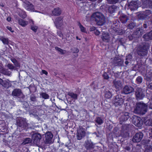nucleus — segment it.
Wrapping results in <instances>:
<instances>
[{"instance_id":"nucleus-1","label":"nucleus","mask_w":152,"mask_h":152,"mask_svg":"<svg viewBox=\"0 0 152 152\" xmlns=\"http://www.w3.org/2000/svg\"><path fill=\"white\" fill-rule=\"evenodd\" d=\"M147 105L142 102H137L134 107L133 112L137 114H145L147 112Z\"/></svg>"},{"instance_id":"nucleus-2","label":"nucleus","mask_w":152,"mask_h":152,"mask_svg":"<svg viewBox=\"0 0 152 152\" xmlns=\"http://www.w3.org/2000/svg\"><path fill=\"white\" fill-rule=\"evenodd\" d=\"M149 47L146 45H140L137 48V53L140 56H143L147 55Z\"/></svg>"},{"instance_id":"nucleus-3","label":"nucleus","mask_w":152,"mask_h":152,"mask_svg":"<svg viewBox=\"0 0 152 152\" xmlns=\"http://www.w3.org/2000/svg\"><path fill=\"white\" fill-rule=\"evenodd\" d=\"M96 22L99 26L103 25L105 23V18L100 12H96Z\"/></svg>"},{"instance_id":"nucleus-4","label":"nucleus","mask_w":152,"mask_h":152,"mask_svg":"<svg viewBox=\"0 0 152 152\" xmlns=\"http://www.w3.org/2000/svg\"><path fill=\"white\" fill-rule=\"evenodd\" d=\"M140 4V1L137 0L136 1H132L130 3H128L127 6L129 7V8L130 10L132 11L137 9Z\"/></svg>"},{"instance_id":"nucleus-5","label":"nucleus","mask_w":152,"mask_h":152,"mask_svg":"<svg viewBox=\"0 0 152 152\" xmlns=\"http://www.w3.org/2000/svg\"><path fill=\"white\" fill-rule=\"evenodd\" d=\"M135 95L137 100L142 99L145 96V94L142 89L140 88H136L135 91Z\"/></svg>"},{"instance_id":"nucleus-6","label":"nucleus","mask_w":152,"mask_h":152,"mask_svg":"<svg viewBox=\"0 0 152 152\" xmlns=\"http://www.w3.org/2000/svg\"><path fill=\"white\" fill-rule=\"evenodd\" d=\"M53 135L50 132H48L45 134V139L44 141L45 144H50L53 143Z\"/></svg>"},{"instance_id":"nucleus-7","label":"nucleus","mask_w":152,"mask_h":152,"mask_svg":"<svg viewBox=\"0 0 152 152\" xmlns=\"http://www.w3.org/2000/svg\"><path fill=\"white\" fill-rule=\"evenodd\" d=\"M133 123L136 126H141L142 124V121L141 118L137 116H133L132 118Z\"/></svg>"},{"instance_id":"nucleus-8","label":"nucleus","mask_w":152,"mask_h":152,"mask_svg":"<svg viewBox=\"0 0 152 152\" xmlns=\"http://www.w3.org/2000/svg\"><path fill=\"white\" fill-rule=\"evenodd\" d=\"M143 136V134L141 132L136 133L132 139V141L134 142H140Z\"/></svg>"},{"instance_id":"nucleus-9","label":"nucleus","mask_w":152,"mask_h":152,"mask_svg":"<svg viewBox=\"0 0 152 152\" xmlns=\"http://www.w3.org/2000/svg\"><path fill=\"white\" fill-rule=\"evenodd\" d=\"M17 123L19 127L23 128L27 127L28 126V124L26 121V119L20 117L18 118Z\"/></svg>"},{"instance_id":"nucleus-10","label":"nucleus","mask_w":152,"mask_h":152,"mask_svg":"<svg viewBox=\"0 0 152 152\" xmlns=\"http://www.w3.org/2000/svg\"><path fill=\"white\" fill-rule=\"evenodd\" d=\"M85 129L83 128L82 127H80L77 130V140H81L83 137L85 136Z\"/></svg>"},{"instance_id":"nucleus-11","label":"nucleus","mask_w":152,"mask_h":152,"mask_svg":"<svg viewBox=\"0 0 152 152\" xmlns=\"http://www.w3.org/2000/svg\"><path fill=\"white\" fill-rule=\"evenodd\" d=\"M31 138L34 143L37 145L39 144L41 136L39 134L35 133L32 135Z\"/></svg>"},{"instance_id":"nucleus-12","label":"nucleus","mask_w":152,"mask_h":152,"mask_svg":"<svg viewBox=\"0 0 152 152\" xmlns=\"http://www.w3.org/2000/svg\"><path fill=\"white\" fill-rule=\"evenodd\" d=\"M134 88L131 86H126L123 88L122 92L125 94H129L134 92Z\"/></svg>"},{"instance_id":"nucleus-13","label":"nucleus","mask_w":152,"mask_h":152,"mask_svg":"<svg viewBox=\"0 0 152 152\" xmlns=\"http://www.w3.org/2000/svg\"><path fill=\"white\" fill-rule=\"evenodd\" d=\"M129 118V113L127 112L123 113L121 114L119 118L121 124L122 122L126 121Z\"/></svg>"},{"instance_id":"nucleus-14","label":"nucleus","mask_w":152,"mask_h":152,"mask_svg":"<svg viewBox=\"0 0 152 152\" xmlns=\"http://www.w3.org/2000/svg\"><path fill=\"white\" fill-rule=\"evenodd\" d=\"M113 86L116 89H119L122 86V84L121 80L115 79L113 82Z\"/></svg>"},{"instance_id":"nucleus-15","label":"nucleus","mask_w":152,"mask_h":152,"mask_svg":"<svg viewBox=\"0 0 152 152\" xmlns=\"http://www.w3.org/2000/svg\"><path fill=\"white\" fill-rule=\"evenodd\" d=\"M134 32L137 39L140 37L144 34V31L141 28H138L135 30Z\"/></svg>"},{"instance_id":"nucleus-16","label":"nucleus","mask_w":152,"mask_h":152,"mask_svg":"<svg viewBox=\"0 0 152 152\" xmlns=\"http://www.w3.org/2000/svg\"><path fill=\"white\" fill-rule=\"evenodd\" d=\"M24 2V6L27 10L34 11V7L32 4L27 1H25Z\"/></svg>"},{"instance_id":"nucleus-17","label":"nucleus","mask_w":152,"mask_h":152,"mask_svg":"<svg viewBox=\"0 0 152 152\" xmlns=\"http://www.w3.org/2000/svg\"><path fill=\"white\" fill-rule=\"evenodd\" d=\"M114 102L116 106H121L123 103V99L121 98H119L118 96H116L114 99Z\"/></svg>"},{"instance_id":"nucleus-18","label":"nucleus","mask_w":152,"mask_h":152,"mask_svg":"<svg viewBox=\"0 0 152 152\" xmlns=\"http://www.w3.org/2000/svg\"><path fill=\"white\" fill-rule=\"evenodd\" d=\"M62 18L59 17L57 18L54 22L57 28L61 27L63 24Z\"/></svg>"},{"instance_id":"nucleus-19","label":"nucleus","mask_w":152,"mask_h":152,"mask_svg":"<svg viewBox=\"0 0 152 152\" xmlns=\"http://www.w3.org/2000/svg\"><path fill=\"white\" fill-rule=\"evenodd\" d=\"M22 94V92L20 89L16 88L14 89L12 92V95L14 97H18Z\"/></svg>"},{"instance_id":"nucleus-20","label":"nucleus","mask_w":152,"mask_h":152,"mask_svg":"<svg viewBox=\"0 0 152 152\" xmlns=\"http://www.w3.org/2000/svg\"><path fill=\"white\" fill-rule=\"evenodd\" d=\"M102 40L104 42H108L110 40V37L107 33H103L102 37Z\"/></svg>"},{"instance_id":"nucleus-21","label":"nucleus","mask_w":152,"mask_h":152,"mask_svg":"<svg viewBox=\"0 0 152 152\" xmlns=\"http://www.w3.org/2000/svg\"><path fill=\"white\" fill-rule=\"evenodd\" d=\"M119 19L120 21L122 23H126L127 21L129 19L128 17L124 14H121L119 17Z\"/></svg>"},{"instance_id":"nucleus-22","label":"nucleus","mask_w":152,"mask_h":152,"mask_svg":"<svg viewBox=\"0 0 152 152\" xmlns=\"http://www.w3.org/2000/svg\"><path fill=\"white\" fill-rule=\"evenodd\" d=\"M52 13L54 15L58 16L61 14V10L59 8L57 7L54 9Z\"/></svg>"},{"instance_id":"nucleus-23","label":"nucleus","mask_w":152,"mask_h":152,"mask_svg":"<svg viewBox=\"0 0 152 152\" xmlns=\"http://www.w3.org/2000/svg\"><path fill=\"white\" fill-rule=\"evenodd\" d=\"M142 4L146 6H152V0H141Z\"/></svg>"},{"instance_id":"nucleus-24","label":"nucleus","mask_w":152,"mask_h":152,"mask_svg":"<svg viewBox=\"0 0 152 152\" xmlns=\"http://www.w3.org/2000/svg\"><path fill=\"white\" fill-rule=\"evenodd\" d=\"M117 8V7L114 5H112L109 7L108 11L110 13H113L114 12Z\"/></svg>"},{"instance_id":"nucleus-25","label":"nucleus","mask_w":152,"mask_h":152,"mask_svg":"<svg viewBox=\"0 0 152 152\" xmlns=\"http://www.w3.org/2000/svg\"><path fill=\"white\" fill-rule=\"evenodd\" d=\"M18 23L23 27H25L26 26L28 23V21H25L21 19H19L18 20Z\"/></svg>"},{"instance_id":"nucleus-26","label":"nucleus","mask_w":152,"mask_h":152,"mask_svg":"<svg viewBox=\"0 0 152 152\" xmlns=\"http://www.w3.org/2000/svg\"><path fill=\"white\" fill-rule=\"evenodd\" d=\"M0 84L5 88H8L9 87V83L6 80H3L0 78Z\"/></svg>"},{"instance_id":"nucleus-27","label":"nucleus","mask_w":152,"mask_h":152,"mask_svg":"<svg viewBox=\"0 0 152 152\" xmlns=\"http://www.w3.org/2000/svg\"><path fill=\"white\" fill-rule=\"evenodd\" d=\"M68 95L70 96L71 98L74 100L77 99L78 95L77 94H75L72 92H68Z\"/></svg>"},{"instance_id":"nucleus-28","label":"nucleus","mask_w":152,"mask_h":152,"mask_svg":"<svg viewBox=\"0 0 152 152\" xmlns=\"http://www.w3.org/2000/svg\"><path fill=\"white\" fill-rule=\"evenodd\" d=\"M85 147L87 149L92 148L93 144L92 142L89 141H87L85 142Z\"/></svg>"},{"instance_id":"nucleus-29","label":"nucleus","mask_w":152,"mask_h":152,"mask_svg":"<svg viewBox=\"0 0 152 152\" xmlns=\"http://www.w3.org/2000/svg\"><path fill=\"white\" fill-rule=\"evenodd\" d=\"M0 40L2 42L4 45H8L9 43L8 39L3 37L0 36Z\"/></svg>"},{"instance_id":"nucleus-30","label":"nucleus","mask_w":152,"mask_h":152,"mask_svg":"<svg viewBox=\"0 0 152 152\" xmlns=\"http://www.w3.org/2000/svg\"><path fill=\"white\" fill-rule=\"evenodd\" d=\"M135 35L134 32H131L129 35L128 36V37L130 40H132L134 39L135 40L137 38Z\"/></svg>"},{"instance_id":"nucleus-31","label":"nucleus","mask_w":152,"mask_h":152,"mask_svg":"<svg viewBox=\"0 0 152 152\" xmlns=\"http://www.w3.org/2000/svg\"><path fill=\"white\" fill-rule=\"evenodd\" d=\"M137 17L140 20L148 19L145 15L144 13L139 14L137 15Z\"/></svg>"},{"instance_id":"nucleus-32","label":"nucleus","mask_w":152,"mask_h":152,"mask_svg":"<svg viewBox=\"0 0 152 152\" xmlns=\"http://www.w3.org/2000/svg\"><path fill=\"white\" fill-rule=\"evenodd\" d=\"M149 33L146 34H144L143 36V38L145 39V40L146 41H148L149 40L152 39Z\"/></svg>"},{"instance_id":"nucleus-33","label":"nucleus","mask_w":152,"mask_h":152,"mask_svg":"<svg viewBox=\"0 0 152 152\" xmlns=\"http://www.w3.org/2000/svg\"><path fill=\"white\" fill-rule=\"evenodd\" d=\"M32 140L30 138H28L24 139L22 143V144L25 145L26 144L29 143L31 142Z\"/></svg>"},{"instance_id":"nucleus-34","label":"nucleus","mask_w":152,"mask_h":152,"mask_svg":"<svg viewBox=\"0 0 152 152\" xmlns=\"http://www.w3.org/2000/svg\"><path fill=\"white\" fill-rule=\"evenodd\" d=\"M142 142H143V143H144L145 144H146L147 145H150V142L152 143V139H150L144 140L142 141ZM151 144V145L152 143Z\"/></svg>"},{"instance_id":"nucleus-35","label":"nucleus","mask_w":152,"mask_h":152,"mask_svg":"<svg viewBox=\"0 0 152 152\" xmlns=\"http://www.w3.org/2000/svg\"><path fill=\"white\" fill-rule=\"evenodd\" d=\"M42 97L45 99H48L49 97V95L43 92L40 94Z\"/></svg>"},{"instance_id":"nucleus-36","label":"nucleus","mask_w":152,"mask_h":152,"mask_svg":"<svg viewBox=\"0 0 152 152\" xmlns=\"http://www.w3.org/2000/svg\"><path fill=\"white\" fill-rule=\"evenodd\" d=\"M144 13L145 15L147 18L149 19L150 17V15H151V12L150 10H146L144 12Z\"/></svg>"},{"instance_id":"nucleus-37","label":"nucleus","mask_w":152,"mask_h":152,"mask_svg":"<svg viewBox=\"0 0 152 152\" xmlns=\"http://www.w3.org/2000/svg\"><path fill=\"white\" fill-rule=\"evenodd\" d=\"M55 48L56 50L60 52L61 54H65L66 53V51L65 50H62L58 47H56Z\"/></svg>"},{"instance_id":"nucleus-38","label":"nucleus","mask_w":152,"mask_h":152,"mask_svg":"<svg viewBox=\"0 0 152 152\" xmlns=\"http://www.w3.org/2000/svg\"><path fill=\"white\" fill-rule=\"evenodd\" d=\"M78 25L82 32H86V28L81 25L80 22L78 23Z\"/></svg>"},{"instance_id":"nucleus-39","label":"nucleus","mask_w":152,"mask_h":152,"mask_svg":"<svg viewBox=\"0 0 152 152\" xmlns=\"http://www.w3.org/2000/svg\"><path fill=\"white\" fill-rule=\"evenodd\" d=\"M19 15L20 17L23 18H25L26 16L25 12L23 10H22L21 12H20Z\"/></svg>"},{"instance_id":"nucleus-40","label":"nucleus","mask_w":152,"mask_h":152,"mask_svg":"<svg viewBox=\"0 0 152 152\" xmlns=\"http://www.w3.org/2000/svg\"><path fill=\"white\" fill-rule=\"evenodd\" d=\"M112 96V94L110 92L108 91H106L105 94V97L107 98H110Z\"/></svg>"},{"instance_id":"nucleus-41","label":"nucleus","mask_w":152,"mask_h":152,"mask_svg":"<svg viewBox=\"0 0 152 152\" xmlns=\"http://www.w3.org/2000/svg\"><path fill=\"white\" fill-rule=\"evenodd\" d=\"M118 57H115L114 58L113 60V63L115 64V66L116 64L117 63H118V60H119V59H120Z\"/></svg>"},{"instance_id":"nucleus-42","label":"nucleus","mask_w":152,"mask_h":152,"mask_svg":"<svg viewBox=\"0 0 152 152\" xmlns=\"http://www.w3.org/2000/svg\"><path fill=\"white\" fill-rule=\"evenodd\" d=\"M96 122L98 124L100 125L103 123V120L101 118L98 117L97 118Z\"/></svg>"},{"instance_id":"nucleus-43","label":"nucleus","mask_w":152,"mask_h":152,"mask_svg":"<svg viewBox=\"0 0 152 152\" xmlns=\"http://www.w3.org/2000/svg\"><path fill=\"white\" fill-rule=\"evenodd\" d=\"M135 26L136 24L134 23H131L128 25L129 28L131 29H133Z\"/></svg>"},{"instance_id":"nucleus-44","label":"nucleus","mask_w":152,"mask_h":152,"mask_svg":"<svg viewBox=\"0 0 152 152\" xmlns=\"http://www.w3.org/2000/svg\"><path fill=\"white\" fill-rule=\"evenodd\" d=\"M11 61L14 63L15 65L16 66H19V64L15 58H12Z\"/></svg>"},{"instance_id":"nucleus-45","label":"nucleus","mask_w":152,"mask_h":152,"mask_svg":"<svg viewBox=\"0 0 152 152\" xmlns=\"http://www.w3.org/2000/svg\"><path fill=\"white\" fill-rule=\"evenodd\" d=\"M95 12H94L93 13L92 15L91 16V22H95Z\"/></svg>"},{"instance_id":"nucleus-46","label":"nucleus","mask_w":152,"mask_h":152,"mask_svg":"<svg viewBox=\"0 0 152 152\" xmlns=\"http://www.w3.org/2000/svg\"><path fill=\"white\" fill-rule=\"evenodd\" d=\"M118 0H108L107 1L110 4H115L117 3Z\"/></svg>"},{"instance_id":"nucleus-47","label":"nucleus","mask_w":152,"mask_h":152,"mask_svg":"<svg viewBox=\"0 0 152 152\" xmlns=\"http://www.w3.org/2000/svg\"><path fill=\"white\" fill-rule=\"evenodd\" d=\"M118 61V63L116 64L115 66H121L123 64L124 62L121 59H119Z\"/></svg>"},{"instance_id":"nucleus-48","label":"nucleus","mask_w":152,"mask_h":152,"mask_svg":"<svg viewBox=\"0 0 152 152\" xmlns=\"http://www.w3.org/2000/svg\"><path fill=\"white\" fill-rule=\"evenodd\" d=\"M66 39L67 41H71L72 39V37L70 36V34H67Z\"/></svg>"},{"instance_id":"nucleus-49","label":"nucleus","mask_w":152,"mask_h":152,"mask_svg":"<svg viewBox=\"0 0 152 152\" xmlns=\"http://www.w3.org/2000/svg\"><path fill=\"white\" fill-rule=\"evenodd\" d=\"M7 67L10 69H14L15 67L12 64H8L7 65Z\"/></svg>"},{"instance_id":"nucleus-50","label":"nucleus","mask_w":152,"mask_h":152,"mask_svg":"<svg viewBox=\"0 0 152 152\" xmlns=\"http://www.w3.org/2000/svg\"><path fill=\"white\" fill-rule=\"evenodd\" d=\"M116 32L119 35H122L124 33V32L122 29H119L117 30Z\"/></svg>"},{"instance_id":"nucleus-51","label":"nucleus","mask_w":152,"mask_h":152,"mask_svg":"<svg viewBox=\"0 0 152 152\" xmlns=\"http://www.w3.org/2000/svg\"><path fill=\"white\" fill-rule=\"evenodd\" d=\"M37 28V27L36 26L32 25L31 26V29L34 32H36Z\"/></svg>"},{"instance_id":"nucleus-52","label":"nucleus","mask_w":152,"mask_h":152,"mask_svg":"<svg viewBox=\"0 0 152 152\" xmlns=\"http://www.w3.org/2000/svg\"><path fill=\"white\" fill-rule=\"evenodd\" d=\"M142 79L141 77H138L136 81L138 83H140L142 82Z\"/></svg>"},{"instance_id":"nucleus-53","label":"nucleus","mask_w":152,"mask_h":152,"mask_svg":"<svg viewBox=\"0 0 152 152\" xmlns=\"http://www.w3.org/2000/svg\"><path fill=\"white\" fill-rule=\"evenodd\" d=\"M132 59V56L130 54H129V55L126 56V60H127L130 62Z\"/></svg>"},{"instance_id":"nucleus-54","label":"nucleus","mask_w":152,"mask_h":152,"mask_svg":"<svg viewBox=\"0 0 152 152\" xmlns=\"http://www.w3.org/2000/svg\"><path fill=\"white\" fill-rule=\"evenodd\" d=\"M72 51L74 53H78L79 51V50L77 48H74L72 49Z\"/></svg>"},{"instance_id":"nucleus-55","label":"nucleus","mask_w":152,"mask_h":152,"mask_svg":"<svg viewBox=\"0 0 152 152\" xmlns=\"http://www.w3.org/2000/svg\"><path fill=\"white\" fill-rule=\"evenodd\" d=\"M30 100L32 101H35L36 100V97L34 95H31L30 97Z\"/></svg>"},{"instance_id":"nucleus-56","label":"nucleus","mask_w":152,"mask_h":152,"mask_svg":"<svg viewBox=\"0 0 152 152\" xmlns=\"http://www.w3.org/2000/svg\"><path fill=\"white\" fill-rule=\"evenodd\" d=\"M103 77L104 79H108L109 78V77L108 76V75L106 73H105L103 75Z\"/></svg>"},{"instance_id":"nucleus-57","label":"nucleus","mask_w":152,"mask_h":152,"mask_svg":"<svg viewBox=\"0 0 152 152\" xmlns=\"http://www.w3.org/2000/svg\"><path fill=\"white\" fill-rule=\"evenodd\" d=\"M151 78L152 77L151 76H149L147 74L146 75L145 79L147 81H149L151 80Z\"/></svg>"},{"instance_id":"nucleus-58","label":"nucleus","mask_w":152,"mask_h":152,"mask_svg":"<svg viewBox=\"0 0 152 152\" xmlns=\"http://www.w3.org/2000/svg\"><path fill=\"white\" fill-rule=\"evenodd\" d=\"M6 28L11 32H14V31L12 30V28L10 26H6Z\"/></svg>"},{"instance_id":"nucleus-59","label":"nucleus","mask_w":152,"mask_h":152,"mask_svg":"<svg viewBox=\"0 0 152 152\" xmlns=\"http://www.w3.org/2000/svg\"><path fill=\"white\" fill-rule=\"evenodd\" d=\"M147 87L148 88L152 90V83H149Z\"/></svg>"},{"instance_id":"nucleus-60","label":"nucleus","mask_w":152,"mask_h":152,"mask_svg":"<svg viewBox=\"0 0 152 152\" xmlns=\"http://www.w3.org/2000/svg\"><path fill=\"white\" fill-rule=\"evenodd\" d=\"M58 34L59 37H62V39H63V35L62 33H61V31H59L58 32Z\"/></svg>"},{"instance_id":"nucleus-61","label":"nucleus","mask_w":152,"mask_h":152,"mask_svg":"<svg viewBox=\"0 0 152 152\" xmlns=\"http://www.w3.org/2000/svg\"><path fill=\"white\" fill-rule=\"evenodd\" d=\"M42 73L45 74L46 75H48V72L45 70H42Z\"/></svg>"},{"instance_id":"nucleus-62","label":"nucleus","mask_w":152,"mask_h":152,"mask_svg":"<svg viewBox=\"0 0 152 152\" xmlns=\"http://www.w3.org/2000/svg\"><path fill=\"white\" fill-rule=\"evenodd\" d=\"M125 150H126L127 151H129V150H130L131 148L129 146H126L125 147Z\"/></svg>"},{"instance_id":"nucleus-63","label":"nucleus","mask_w":152,"mask_h":152,"mask_svg":"<svg viewBox=\"0 0 152 152\" xmlns=\"http://www.w3.org/2000/svg\"><path fill=\"white\" fill-rule=\"evenodd\" d=\"M90 29L91 31H92L95 29V27L94 26L91 27H90Z\"/></svg>"},{"instance_id":"nucleus-64","label":"nucleus","mask_w":152,"mask_h":152,"mask_svg":"<svg viewBox=\"0 0 152 152\" xmlns=\"http://www.w3.org/2000/svg\"><path fill=\"white\" fill-rule=\"evenodd\" d=\"M143 27L144 28H146L147 27V25L146 24H144L143 25Z\"/></svg>"}]
</instances>
